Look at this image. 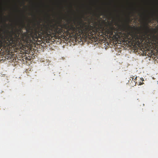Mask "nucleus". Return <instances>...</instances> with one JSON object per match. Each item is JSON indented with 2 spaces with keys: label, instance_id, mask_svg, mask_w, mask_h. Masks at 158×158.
I'll list each match as a JSON object with an SVG mask.
<instances>
[{
  "label": "nucleus",
  "instance_id": "obj_1",
  "mask_svg": "<svg viewBox=\"0 0 158 158\" xmlns=\"http://www.w3.org/2000/svg\"><path fill=\"white\" fill-rule=\"evenodd\" d=\"M8 34L3 35L0 34V44H6L7 46H11L12 44L17 45L22 42L29 43L32 40L35 41L39 37L38 33L37 32H31L27 30L26 32H23L22 29H16L14 31H11V33L7 31Z\"/></svg>",
  "mask_w": 158,
  "mask_h": 158
},
{
  "label": "nucleus",
  "instance_id": "obj_2",
  "mask_svg": "<svg viewBox=\"0 0 158 158\" xmlns=\"http://www.w3.org/2000/svg\"><path fill=\"white\" fill-rule=\"evenodd\" d=\"M144 29L145 31L143 33L139 35L138 33L131 30H127L125 25H117V27L112 28L111 35L113 34L114 31L115 35L118 37H123L126 40H130L133 42H138V43H142L144 40L146 41L147 39H149L147 36V31L149 29L148 23H146L144 25Z\"/></svg>",
  "mask_w": 158,
  "mask_h": 158
},
{
  "label": "nucleus",
  "instance_id": "obj_3",
  "mask_svg": "<svg viewBox=\"0 0 158 158\" xmlns=\"http://www.w3.org/2000/svg\"><path fill=\"white\" fill-rule=\"evenodd\" d=\"M79 27H74L73 25H71L70 26H67L66 27V29L67 30L66 32L68 34H73L74 33H77V31L79 32H81L85 34V35H91L92 34V27L89 25L84 24L82 26L81 29L79 30Z\"/></svg>",
  "mask_w": 158,
  "mask_h": 158
},
{
  "label": "nucleus",
  "instance_id": "obj_4",
  "mask_svg": "<svg viewBox=\"0 0 158 158\" xmlns=\"http://www.w3.org/2000/svg\"><path fill=\"white\" fill-rule=\"evenodd\" d=\"M53 27V26L51 25H46L45 26L44 32L45 34L48 35H50L53 34V29L52 27Z\"/></svg>",
  "mask_w": 158,
  "mask_h": 158
},
{
  "label": "nucleus",
  "instance_id": "obj_5",
  "mask_svg": "<svg viewBox=\"0 0 158 158\" xmlns=\"http://www.w3.org/2000/svg\"><path fill=\"white\" fill-rule=\"evenodd\" d=\"M132 78V81L131 82L132 83H133V82H134V83L132 85L133 86H134V85H136V84H137L138 85H142L143 84V82H141V81L140 82H138L137 80L138 79L140 80H141L142 79H141V78H139V77H138V79L137 78V77H131Z\"/></svg>",
  "mask_w": 158,
  "mask_h": 158
},
{
  "label": "nucleus",
  "instance_id": "obj_6",
  "mask_svg": "<svg viewBox=\"0 0 158 158\" xmlns=\"http://www.w3.org/2000/svg\"><path fill=\"white\" fill-rule=\"evenodd\" d=\"M53 27L55 28L54 32L55 33H57L60 35L61 33V32L62 31V29L59 28L57 26L56 27Z\"/></svg>",
  "mask_w": 158,
  "mask_h": 158
},
{
  "label": "nucleus",
  "instance_id": "obj_7",
  "mask_svg": "<svg viewBox=\"0 0 158 158\" xmlns=\"http://www.w3.org/2000/svg\"><path fill=\"white\" fill-rule=\"evenodd\" d=\"M127 26H128V27H130V26H129V25H127Z\"/></svg>",
  "mask_w": 158,
  "mask_h": 158
}]
</instances>
